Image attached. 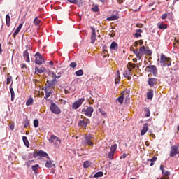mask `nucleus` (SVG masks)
Segmentation results:
<instances>
[{
    "label": "nucleus",
    "mask_w": 179,
    "mask_h": 179,
    "mask_svg": "<svg viewBox=\"0 0 179 179\" xmlns=\"http://www.w3.org/2000/svg\"><path fill=\"white\" fill-rule=\"evenodd\" d=\"M52 76H54V79H59V77H57V75L55 74V73H54V72H52Z\"/></svg>",
    "instance_id": "53"
},
{
    "label": "nucleus",
    "mask_w": 179,
    "mask_h": 179,
    "mask_svg": "<svg viewBox=\"0 0 179 179\" xmlns=\"http://www.w3.org/2000/svg\"><path fill=\"white\" fill-rule=\"evenodd\" d=\"M158 29H160L161 30H166L167 29V24L161 23L159 24H157Z\"/></svg>",
    "instance_id": "25"
},
{
    "label": "nucleus",
    "mask_w": 179,
    "mask_h": 179,
    "mask_svg": "<svg viewBox=\"0 0 179 179\" xmlns=\"http://www.w3.org/2000/svg\"><path fill=\"white\" fill-rule=\"evenodd\" d=\"M148 85L150 87H153L155 85H157V80L155 78H149L148 79Z\"/></svg>",
    "instance_id": "16"
},
{
    "label": "nucleus",
    "mask_w": 179,
    "mask_h": 179,
    "mask_svg": "<svg viewBox=\"0 0 179 179\" xmlns=\"http://www.w3.org/2000/svg\"><path fill=\"white\" fill-rule=\"evenodd\" d=\"M110 49L113 50V51H117V50H118V44L115 43V41L112 42Z\"/></svg>",
    "instance_id": "20"
},
{
    "label": "nucleus",
    "mask_w": 179,
    "mask_h": 179,
    "mask_svg": "<svg viewBox=\"0 0 179 179\" xmlns=\"http://www.w3.org/2000/svg\"><path fill=\"white\" fill-rule=\"evenodd\" d=\"M50 143H54L55 142H59V143H61V139L56 136L55 135H51L50 138H49Z\"/></svg>",
    "instance_id": "13"
},
{
    "label": "nucleus",
    "mask_w": 179,
    "mask_h": 179,
    "mask_svg": "<svg viewBox=\"0 0 179 179\" xmlns=\"http://www.w3.org/2000/svg\"><path fill=\"white\" fill-rule=\"evenodd\" d=\"M6 26H8V27H10V16H9V15H7L6 16Z\"/></svg>",
    "instance_id": "27"
},
{
    "label": "nucleus",
    "mask_w": 179,
    "mask_h": 179,
    "mask_svg": "<svg viewBox=\"0 0 179 179\" xmlns=\"http://www.w3.org/2000/svg\"><path fill=\"white\" fill-rule=\"evenodd\" d=\"M76 76H82L83 75V70L80 69L75 72Z\"/></svg>",
    "instance_id": "33"
},
{
    "label": "nucleus",
    "mask_w": 179,
    "mask_h": 179,
    "mask_svg": "<svg viewBox=\"0 0 179 179\" xmlns=\"http://www.w3.org/2000/svg\"><path fill=\"white\" fill-rule=\"evenodd\" d=\"M29 51H30V48H28L24 52L23 57L26 59L27 62H30V57L29 55Z\"/></svg>",
    "instance_id": "15"
},
{
    "label": "nucleus",
    "mask_w": 179,
    "mask_h": 179,
    "mask_svg": "<svg viewBox=\"0 0 179 179\" xmlns=\"http://www.w3.org/2000/svg\"><path fill=\"white\" fill-rule=\"evenodd\" d=\"M147 99L148 100H152L153 99V91L147 93Z\"/></svg>",
    "instance_id": "30"
},
{
    "label": "nucleus",
    "mask_w": 179,
    "mask_h": 179,
    "mask_svg": "<svg viewBox=\"0 0 179 179\" xmlns=\"http://www.w3.org/2000/svg\"><path fill=\"white\" fill-rule=\"evenodd\" d=\"M157 160V157H154L151 159H148V162H156Z\"/></svg>",
    "instance_id": "51"
},
{
    "label": "nucleus",
    "mask_w": 179,
    "mask_h": 179,
    "mask_svg": "<svg viewBox=\"0 0 179 179\" xmlns=\"http://www.w3.org/2000/svg\"><path fill=\"white\" fill-rule=\"evenodd\" d=\"M10 94L12 97H15V91H13V88H10Z\"/></svg>",
    "instance_id": "48"
},
{
    "label": "nucleus",
    "mask_w": 179,
    "mask_h": 179,
    "mask_svg": "<svg viewBox=\"0 0 179 179\" xmlns=\"http://www.w3.org/2000/svg\"><path fill=\"white\" fill-rule=\"evenodd\" d=\"M33 98H29L26 102V106H31V104H33Z\"/></svg>",
    "instance_id": "36"
},
{
    "label": "nucleus",
    "mask_w": 179,
    "mask_h": 179,
    "mask_svg": "<svg viewBox=\"0 0 179 179\" xmlns=\"http://www.w3.org/2000/svg\"><path fill=\"white\" fill-rule=\"evenodd\" d=\"M57 83V79L54 78L53 80H52L50 83L52 85V86L54 87V86H55V83Z\"/></svg>",
    "instance_id": "45"
},
{
    "label": "nucleus",
    "mask_w": 179,
    "mask_h": 179,
    "mask_svg": "<svg viewBox=\"0 0 179 179\" xmlns=\"http://www.w3.org/2000/svg\"><path fill=\"white\" fill-rule=\"evenodd\" d=\"M133 61H134V62H138V59H137V58H134V59H133Z\"/></svg>",
    "instance_id": "61"
},
{
    "label": "nucleus",
    "mask_w": 179,
    "mask_h": 179,
    "mask_svg": "<svg viewBox=\"0 0 179 179\" xmlns=\"http://www.w3.org/2000/svg\"><path fill=\"white\" fill-rule=\"evenodd\" d=\"M22 141L27 148H29V146H30V143H29V140H27V137L23 136Z\"/></svg>",
    "instance_id": "26"
},
{
    "label": "nucleus",
    "mask_w": 179,
    "mask_h": 179,
    "mask_svg": "<svg viewBox=\"0 0 179 179\" xmlns=\"http://www.w3.org/2000/svg\"><path fill=\"white\" fill-rule=\"evenodd\" d=\"M35 57V64H37V65H41L43 62H44V59L43 58V56H41L40 52H36Z\"/></svg>",
    "instance_id": "6"
},
{
    "label": "nucleus",
    "mask_w": 179,
    "mask_h": 179,
    "mask_svg": "<svg viewBox=\"0 0 179 179\" xmlns=\"http://www.w3.org/2000/svg\"><path fill=\"white\" fill-rule=\"evenodd\" d=\"M92 10H93V12H99V6H94L92 8Z\"/></svg>",
    "instance_id": "43"
},
{
    "label": "nucleus",
    "mask_w": 179,
    "mask_h": 179,
    "mask_svg": "<svg viewBox=\"0 0 179 179\" xmlns=\"http://www.w3.org/2000/svg\"><path fill=\"white\" fill-rule=\"evenodd\" d=\"M76 65H78V64H76V62H73L70 64L71 68H76Z\"/></svg>",
    "instance_id": "44"
},
{
    "label": "nucleus",
    "mask_w": 179,
    "mask_h": 179,
    "mask_svg": "<svg viewBox=\"0 0 179 179\" xmlns=\"http://www.w3.org/2000/svg\"><path fill=\"white\" fill-rule=\"evenodd\" d=\"M179 146L177 145H173L171 147V152H170V157H174L176 155H179Z\"/></svg>",
    "instance_id": "4"
},
{
    "label": "nucleus",
    "mask_w": 179,
    "mask_h": 179,
    "mask_svg": "<svg viewBox=\"0 0 179 179\" xmlns=\"http://www.w3.org/2000/svg\"><path fill=\"white\" fill-rule=\"evenodd\" d=\"M91 164H92V163H90V162L85 161L83 163V167H84V169H87L88 167H90Z\"/></svg>",
    "instance_id": "32"
},
{
    "label": "nucleus",
    "mask_w": 179,
    "mask_h": 179,
    "mask_svg": "<svg viewBox=\"0 0 179 179\" xmlns=\"http://www.w3.org/2000/svg\"><path fill=\"white\" fill-rule=\"evenodd\" d=\"M128 65L130 66V68H132V69H135V68H136V65H135V64H132V63H131V62H129V64H128Z\"/></svg>",
    "instance_id": "46"
},
{
    "label": "nucleus",
    "mask_w": 179,
    "mask_h": 179,
    "mask_svg": "<svg viewBox=\"0 0 179 179\" xmlns=\"http://www.w3.org/2000/svg\"><path fill=\"white\" fill-rule=\"evenodd\" d=\"M103 176H104V173L101 171H99L94 174V178H99V177H103Z\"/></svg>",
    "instance_id": "31"
},
{
    "label": "nucleus",
    "mask_w": 179,
    "mask_h": 179,
    "mask_svg": "<svg viewBox=\"0 0 179 179\" xmlns=\"http://www.w3.org/2000/svg\"><path fill=\"white\" fill-rule=\"evenodd\" d=\"M91 30L92 31L91 34V44H94L96 40H97V38L96 36V29L91 27Z\"/></svg>",
    "instance_id": "12"
},
{
    "label": "nucleus",
    "mask_w": 179,
    "mask_h": 179,
    "mask_svg": "<svg viewBox=\"0 0 179 179\" xmlns=\"http://www.w3.org/2000/svg\"><path fill=\"white\" fill-rule=\"evenodd\" d=\"M87 124H90V120L84 117L82 120H80L78 125L81 128H85L86 129V127H87Z\"/></svg>",
    "instance_id": "2"
},
{
    "label": "nucleus",
    "mask_w": 179,
    "mask_h": 179,
    "mask_svg": "<svg viewBox=\"0 0 179 179\" xmlns=\"http://www.w3.org/2000/svg\"><path fill=\"white\" fill-rule=\"evenodd\" d=\"M47 84H45V89H48L49 90H51V89H54V87L52 85V84L50 83V81H47Z\"/></svg>",
    "instance_id": "29"
},
{
    "label": "nucleus",
    "mask_w": 179,
    "mask_h": 179,
    "mask_svg": "<svg viewBox=\"0 0 179 179\" xmlns=\"http://www.w3.org/2000/svg\"><path fill=\"white\" fill-rule=\"evenodd\" d=\"M118 18H119L118 16L113 15V16L108 17L107 20H118Z\"/></svg>",
    "instance_id": "37"
},
{
    "label": "nucleus",
    "mask_w": 179,
    "mask_h": 179,
    "mask_svg": "<svg viewBox=\"0 0 179 179\" xmlns=\"http://www.w3.org/2000/svg\"><path fill=\"white\" fill-rule=\"evenodd\" d=\"M138 43L141 45H142V44H143V40H139Z\"/></svg>",
    "instance_id": "58"
},
{
    "label": "nucleus",
    "mask_w": 179,
    "mask_h": 179,
    "mask_svg": "<svg viewBox=\"0 0 179 179\" xmlns=\"http://www.w3.org/2000/svg\"><path fill=\"white\" fill-rule=\"evenodd\" d=\"M115 36V34H114V33H112L111 34H110V37H114Z\"/></svg>",
    "instance_id": "63"
},
{
    "label": "nucleus",
    "mask_w": 179,
    "mask_h": 179,
    "mask_svg": "<svg viewBox=\"0 0 179 179\" xmlns=\"http://www.w3.org/2000/svg\"><path fill=\"white\" fill-rule=\"evenodd\" d=\"M41 20H38V17H35L34 20V24H35L36 26H38L41 23Z\"/></svg>",
    "instance_id": "34"
},
{
    "label": "nucleus",
    "mask_w": 179,
    "mask_h": 179,
    "mask_svg": "<svg viewBox=\"0 0 179 179\" xmlns=\"http://www.w3.org/2000/svg\"><path fill=\"white\" fill-rule=\"evenodd\" d=\"M10 129H11V131H13V129H15V125L14 124H11L10 126Z\"/></svg>",
    "instance_id": "56"
},
{
    "label": "nucleus",
    "mask_w": 179,
    "mask_h": 179,
    "mask_svg": "<svg viewBox=\"0 0 179 179\" xmlns=\"http://www.w3.org/2000/svg\"><path fill=\"white\" fill-rule=\"evenodd\" d=\"M166 62H170V58L166 57L164 55L162 54L161 55V60L160 64L162 66H166L167 65V63Z\"/></svg>",
    "instance_id": "9"
},
{
    "label": "nucleus",
    "mask_w": 179,
    "mask_h": 179,
    "mask_svg": "<svg viewBox=\"0 0 179 179\" xmlns=\"http://www.w3.org/2000/svg\"><path fill=\"white\" fill-rule=\"evenodd\" d=\"M94 141V137L92 134H86L84 137L83 144L93 147Z\"/></svg>",
    "instance_id": "1"
},
{
    "label": "nucleus",
    "mask_w": 179,
    "mask_h": 179,
    "mask_svg": "<svg viewBox=\"0 0 179 179\" xmlns=\"http://www.w3.org/2000/svg\"><path fill=\"white\" fill-rule=\"evenodd\" d=\"M32 171H34V174L37 176L38 174V169H40V165L35 164L31 166Z\"/></svg>",
    "instance_id": "19"
},
{
    "label": "nucleus",
    "mask_w": 179,
    "mask_h": 179,
    "mask_svg": "<svg viewBox=\"0 0 179 179\" xmlns=\"http://www.w3.org/2000/svg\"><path fill=\"white\" fill-rule=\"evenodd\" d=\"M160 170H161V171H162V174L164 175V176H166L167 177H169V176H170V171H165L164 170V167H163V166H160Z\"/></svg>",
    "instance_id": "23"
},
{
    "label": "nucleus",
    "mask_w": 179,
    "mask_h": 179,
    "mask_svg": "<svg viewBox=\"0 0 179 179\" xmlns=\"http://www.w3.org/2000/svg\"><path fill=\"white\" fill-rule=\"evenodd\" d=\"M70 1L71 3H74L75 5H77L78 1L77 0H68Z\"/></svg>",
    "instance_id": "50"
},
{
    "label": "nucleus",
    "mask_w": 179,
    "mask_h": 179,
    "mask_svg": "<svg viewBox=\"0 0 179 179\" xmlns=\"http://www.w3.org/2000/svg\"><path fill=\"white\" fill-rule=\"evenodd\" d=\"M38 124H39V122H38V120L36 119L34 121V127L35 128H37L38 127Z\"/></svg>",
    "instance_id": "41"
},
{
    "label": "nucleus",
    "mask_w": 179,
    "mask_h": 179,
    "mask_svg": "<svg viewBox=\"0 0 179 179\" xmlns=\"http://www.w3.org/2000/svg\"><path fill=\"white\" fill-rule=\"evenodd\" d=\"M30 124V122L29 120H26L25 121V124H24V127H27L29 124Z\"/></svg>",
    "instance_id": "54"
},
{
    "label": "nucleus",
    "mask_w": 179,
    "mask_h": 179,
    "mask_svg": "<svg viewBox=\"0 0 179 179\" xmlns=\"http://www.w3.org/2000/svg\"><path fill=\"white\" fill-rule=\"evenodd\" d=\"M144 111H145V113H147L145 114V117H150V110H149V108H145Z\"/></svg>",
    "instance_id": "38"
},
{
    "label": "nucleus",
    "mask_w": 179,
    "mask_h": 179,
    "mask_svg": "<svg viewBox=\"0 0 179 179\" xmlns=\"http://www.w3.org/2000/svg\"><path fill=\"white\" fill-rule=\"evenodd\" d=\"M136 27H139V28H142V27H143V24H137Z\"/></svg>",
    "instance_id": "57"
},
{
    "label": "nucleus",
    "mask_w": 179,
    "mask_h": 179,
    "mask_svg": "<svg viewBox=\"0 0 179 179\" xmlns=\"http://www.w3.org/2000/svg\"><path fill=\"white\" fill-rule=\"evenodd\" d=\"M136 33H142V29H137Z\"/></svg>",
    "instance_id": "60"
},
{
    "label": "nucleus",
    "mask_w": 179,
    "mask_h": 179,
    "mask_svg": "<svg viewBox=\"0 0 179 179\" xmlns=\"http://www.w3.org/2000/svg\"><path fill=\"white\" fill-rule=\"evenodd\" d=\"M45 167H48V169H52V167H55V164H52V162L50 159L49 161H47L45 163Z\"/></svg>",
    "instance_id": "22"
},
{
    "label": "nucleus",
    "mask_w": 179,
    "mask_h": 179,
    "mask_svg": "<svg viewBox=\"0 0 179 179\" xmlns=\"http://www.w3.org/2000/svg\"><path fill=\"white\" fill-rule=\"evenodd\" d=\"M22 27H23V24H20L19 26L17 27L14 33L13 34V37L15 38L17 34H19V32L22 29Z\"/></svg>",
    "instance_id": "18"
},
{
    "label": "nucleus",
    "mask_w": 179,
    "mask_h": 179,
    "mask_svg": "<svg viewBox=\"0 0 179 179\" xmlns=\"http://www.w3.org/2000/svg\"><path fill=\"white\" fill-rule=\"evenodd\" d=\"M134 50H135V49H134V47H131V48H130V50H131V51H133V52H134Z\"/></svg>",
    "instance_id": "64"
},
{
    "label": "nucleus",
    "mask_w": 179,
    "mask_h": 179,
    "mask_svg": "<svg viewBox=\"0 0 179 179\" xmlns=\"http://www.w3.org/2000/svg\"><path fill=\"white\" fill-rule=\"evenodd\" d=\"M139 51L141 52V55H152V50H149V48L141 46Z\"/></svg>",
    "instance_id": "3"
},
{
    "label": "nucleus",
    "mask_w": 179,
    "mask_h": 179,
    "mask_svg": "<svg viewBox=\"0 0 179 179\" xmlns=\"http://www.w3.org/2000/svg\"><path fill=\"white\" fill-rule=\"evenodd\" d=\"M125 157H127V154H123L120 156V159H125Z\"/></svg>",
    "instance_id": "55"
},
{
    "label": "nucleus",
    "mask_w": 179,
    "mask_h": 179,
    "mask_svg": "<svg viewBox=\"0 0 179 179\" xmlns=\"http://www.w3.org/2000/svg\"><path fill=\"white\" fill-rule=\"evenodd\" d=\"M12 82V76H8L7 78V85H9Z\"/></svg>",
    "instance_id": "47"
},
{
    "label": "nucleus",
    "mask_w": 179,
    "mask_h": 179,
    "mask_svg": "<svg viewBox=\"0 0 179 179\" xmlns=\"http://www.w3.org/2000/svg\"><path fill=\"white\" fill-rule=\"evenodd\" d=\"M134 54H135L136 58H138V59H142V53L141 52H139L137 49L136 50H134Z\"/></svg>",
    "instance_id": "21"
},
{
    "label": "nucleus",
    "mask_w": 179,
    "mask_h": 179,
    "mask_svg": "<svg viewBox=\"0 0 179 179\" xmlns=\"http://www.w3.org/2000/svg\"><path fill=\"white\" fill-rule=\"evenodd\" d=\"M49 64H50V65H54V62L50 61V62H49Z\"/></svg>",
    "instance_id": "62"
},
{
    "label": "nucleus",
    "mask_w": 179,
    "mask_h": 179,
    "mask_svg": "<svg viewBox=\"0 0 179 179\" xmlns=\"http://www.w3.org/2000/svg\"><path fill=\"white\" fill-rule=\"evenodd\" d=\"M148 129H149V125L148 124V123H145V124H143V129L141 132V136H143V135H145V134L148 132Z\"/></svg>",
    "instance_id": "17"
},
{
    "label": "nucleus",
    "mask_w": 179,
    "mask_h": 179,
    "mask_svg": "<svg viewBox=\"0 0 179 179\" xmlns=\"http://www.w3.org/2000/svg\"><path fill=\"white\" fill-rule=\"evenodd\" d=\"M50 110L53 114H61V109L55 103H52L50 106Z\"/></svg>",
    "instance_id": "8"
},
{
    "label": "nucleus",
    "mask_w": 179,
    "mask_h": 179,
    "mask_svg": "<svg viewBox=\"0 0 179 179\" xmlns=\"http://www.w3.org/2000/svg\"><path fill=\"white\" fill-rule=\"evenodd\" d=\"M117 75L118 77H117L115 80V82L116 84L120 83V71H117Z\"/></svg>",
    "instance_id": "40"
},
{
    "label": "nucleus",
    "mask_w": 179,
    "mask_h": 179,
    "mask_svg": "<svg viewBox=\"0 0 179 179\" xmlns=\"http://www.w3.org/2000/svg\"><path fill=\"white\" fill-rule=\"evenodd\" d=\"M147 69H149L150 72L154 75V76H157V68L155 65L148 66Z\"/></svg>",
    "instance_id": "11"
},
{
    "label": "nucleus",
    "mask_w": 179,
    "mask_h": 179,
    "mask_svg": "<svg viewBox=\"0 0 179 179\" xmlns=\"http://www.w3.org/2000/svg\"><path fill=\"white\" fill-rule=\"evenodd\" d=\"M114 153L115 152H110L108 153V158L110 159V160H114Z\"/></svg>",
    "instance_id": "39"
},
{
    "label": "nucleus",
    "mask_w": 179,
    "mask_h": 179,
    "mask_svg": "<svg viewBox=\"0 0 179 179\" xmlns=\"http://www.w3.org/2000/svg\"><path fill=\"white\" fill-rule=\"evenodd\" d=\"M131 71L132 69H131L130 68H128V70L125 71L123 73V76H124V78H127L128 80H131V76H132Z\"/></svg>",
    "instance_id": "14"
},
{
    "label": "nucleus",
    "mask_w": 179,
    "mask_h": 179,
    "mask_svg": "<svg viewBox=\"0 0 179 179\" xmlns=\"http://www.w3.org/2000/svg\"><path fill=\"white\" fill-rule=\"evenodd\" d=\"M134 47H138V42H134Z\"/></svg>",
    "instance_id": "59"
},
{
    "label": "nucleus",
    "mask_w": 179,
    "mask_h": 179,
    "mask_svg": "<svg viewBox=\"0 0 179 179\" xmlns=\"http://www.w3.org/2000/svg\"><path fill=\"white\" fill-rule=\"evenodd\" d=\"M117 144H114L113 145H112L110 147V152H112L113 153H115V150H117Z\"/></svg>",
    "instance_id": "35"
},
{
    "label": "nucleus",
    "mask_w": 179,
    "mask_h": 179,
    "mask_svg": "<svg viewBox=\"0 0 179 179\" xmlns=\"http://www.w3.org/2000/svg\"><path fill=\"white\" fill-rule=\"evenodd\" d=\"M45 92L46 99H48V97H50L52 93V90H48V88L45 89Z\"/></svg>",
    "instance_id": "24"
},
{
    "label": "nucleus",
    "mask_w": 179,
    "mask_h": 179,
    "mask_svg": "<svg viewBox=\"0 0 179 179\" xmlns=\"http://www.w3.org/2000/svg\"><path fill=\"white\" fill-rule=\"evenodd\" d=\"M167 16H168L167 13L162 14L161 16V19H163V20L167 19Z\"/></svg>",
    "instance_id": "49"
},
{
    "label": "nucleus",
    "mask_w": 179,
    "mask_h": 179,
    "mask_svg": "<svg viewBox=\"0 0 179 179\" xmlns=\"http://www.w3.org/2000/svg\"><path fill=\"white\" fill-rule=\"evenodd\" d=\"M84 101H85V99L83 98H81L78 101H75L72 105L73 110H78V108L82 106Z\"/></svg>",
    "instance_id": "5"
},
{
    "label": "nucleus",
    "mask_w": 179,
    "mask_h": 179,
    "mask_svg": "<svg viewBox=\"0 0 179 179\" xmlns=\"http://www.w3.org/2000/svg\"><path fill=\"white\" fill-rule=\"evenodd\" d=\"M93 111H94V109L92 106L88 107L87 109L83 108L82 110V112L84 113L85 115L87 117H92Z\"/></svg>",
    "instance_id": "7"
},
{
    "label": "nucleus",
    "mask_w": 179,
    "mask_h": 179,
    "mask_svg": "<svg viewBox=\"0 0 179 179\" xmlns=\"http://www.w3.org/2000/svg\"><path fill=\"white\" fill-rule=\"evenodd\" d=\"M135 37L138 38V37H142V34H141V33H136L134 34Z\"/></svg>",
    "instance_id": "52"
},
{
    "label": "nucleus",
    "mask_w": 179,
    "mask_h": 179,
    "mask_svg": "<svg viewBox=\"0 0 179 179\" xmlns=\"http://www.w3.org/2000/svg\"><path fill=\"white\" fill-rule=\"evenodd\" d=\"M117 100L120 104H122L124 103V96H121L119 98H117Z\"/></svg>",
    "instance_id": "42"
},
{
    "label": "nucleus",
    "mask_w": 179,
    "mask_h": 179,
    "mask_svg": "<svg viewBox=\"0 0 179 179\" xmlns=\"http://www.w3.org/2000/svg\"><path fill=\"white\" fill-rule=\"evenodd\" d=\"M35 71L36 72H38V73H43V72H45V68L41 67V69H38V67H36Z\"/></svg>",
    "instance_id": "28"
},
{
    "label": "nucleus",
    "mask_w": 179,
    "mask_h": 179,
    "mask_svg": "<svg viewBox=\"0 0 179 179\" xmlns=\"http://www.w3.org/2000/svg\"><path fill=\"white\" fill-rule=\"evenodd\" d=\"M37 156L41 157H47L48 159V154L43 150H39L38 152H34V157H37Z\"/></svg>",
    "instance_id": "10"
}]
</instances>
